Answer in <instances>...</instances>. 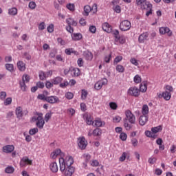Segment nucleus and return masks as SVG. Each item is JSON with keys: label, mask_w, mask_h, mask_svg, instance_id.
Returning a JSON list of instances; mask_svg holds the SVG:
<instances>
[{"label": "nucleus", "mask_w": 176, "mask_h": 176, "mask_svg": "<svg viewBox=\"0 0 176 176\" xmlns=\"http://www.w3.org/2000/svg\"><path fill=\"white\" fill-rule=\"evenodd\" d=\"M60 170L63 173V171L67 168V167H72L74 164V157L71 155H67L64 157L59 158Z\"/></svg>", "instance_id": "nucleus-1"}, {"label": "nucleus", "mask_w": 176, "mask_h": 176, "mask_svg": "<svg viewBox=\"0 0 176 176\" xmlns=\"http://www.w3.org/2000/svg\"><path fill=\"white\" fill-rule=\"evenodd\" d=\"M37 116L32 117L33 122H36V126L40 130H42L45 126V120L43 119V113H36Z\"/></svg>", "instance_id": "nucleus-2"}, {"label": "nucleus", "mask_w": 176, "mask_h": 176, "mask_svg": "<svg viewBox=\"0 0 176 176\" xmlns=\"http://www.w3.org/2000/svg\"><path fill=\"white\" fill-rule=\"evenodd\" d=\"M131 28V22L129 20H124L120 23V30L121 31H129Z\"/></svg>", "instance_id": "nucleus-3"}, {"label": "nucleus", "mask_w": 176, "mask_h": 176, "mask_svg": "<svg viewBox=\"0 0 176 176\" xmlns=\"http://www.w3.org/2000/svg\"><path fill=\"white\" fill-rule=\"evenodd\" d=\"M126 119L131 124H135V116L133 114L131 111L126 110L125 111Z\"/></svg>", "instance_id": "nucleus-4"}, {"label": "nucleus", "mask_w": 176, "mask_h": 176, "mask_svg": "<svg viewBox=\"0 0 176 176\" xmlns=\"http://www.w3.org/2000/svg\"><path fill=\"white\" fill-rule=\"evenodd\" d=\"M129 96H133V97H138L140 96V91L137 87H131L127 91Z\"/></svg>", "instance_id": "nucleus-5"}, {"label": "nucleus", "mask_w": 176, "mask_h": 176, "mask_svg": "<svg viewBox=\"0 0 176 176\" xmlns=\"http://www.w3.org/2000/svg\"><path fill=\"white\" fill-rule=\"evenodd\" d=\"M106 85H108V80L107 78H102L95 84L94 87L96 90H101L102 86H106Z\"/></svg>", "instance_id": "nucleus-6"}, {"label": "nucleus", "mask_w": 176, "mask_h": 176, "mask_svg": "<svg viewBox=\"0 0 176 176\" xmlns=\"http://www.w3.org/2000/svg\"><path fill=\"white\" fill-rule=\"evenodd\" d=\"M159 31L161 35L166 34L168 36H173V31H171L169 28L162 27V28H160Z\"/></svg>", "instance_id": "nucleus-7"}, {"label": "nucleus", "mask_w": 176, "mask_h": 176, "mask_svg": "<svg viewBox=\"0 0 176 176\" xmlns=\"http://www.w3.org/2000/svg\"><path fill=\"white\" fill-rule=\"evenodd\" d=\"M158 98H164L166 101H170L171 99V93L168 91H164L162 94H157Z\"/></svg>", "instance_id": "nucleus-8"}, {"label": "nucleus", "mask_w": 176, "mask_h": 176, "mask_svg": "<svg viewBox=\"0 0 176 176\" xmlns=\"http://www.w3.org/2000/svg\"><path fill=\"white\" fill-rule=\"evenodd\" d=\"M78 146L80 149H86V147L87 146V141H86V139L84 137L78 139Z\"/></svg>", "instance_id": "nucleus-9"}, {"label": "nucleus", "mask_w": 176, "mask_h": 176, "mask_svg": "<svg viewBox=\"0 0 176 176\" xmlns=\"http://www.w3.org/2000/svg\"><path fill=\"white\" fill-rule=\"evenodd\" d=\"M45 101L50 104H56L60 102V99L56 96H52L45 97Z\"/></svg>", "instance_id": "nucleus-10"}, {"label": "nucleus", "mask_w": 176, "mask_h": 176, "mask_svg": "<svg viewBox=\"0 0 176 176\" xmlns=\"http://www.w3.org/2000/svg\"><path fill=\"white\" fill-rule=\"evenodd\" d=\"M57 156H60V157L64 156V153L61 152V150L59 148L54 151L50 155L51 159H57Z\"/></svg>", "instance_id": "nucleus-11"}, {"label": "nucleus", "mask_w": 176, "mask_h": 176, "mask_svg": "<svg viewBox=\"0 0 176 176\" xmlns=\"http://www.w3.org/2000/svg\"><path fill=\"white\" fill-rule=\"evenodd\" d=\"M92 126L94 127H102V126H105V122L102 121L100 118H96Z\"/></svg>", "instance_id": "nucleus-12"}, {"label": "nucleus", "mask_w": 176, "mask_h": 176, "mask_svg": "<svg viewBox=\"0 0 176 176\" xmlns=\"http://www.w3.org/2000/svg\"><path fill=\"white\" fill-rule=\"evenodd\" d=\"M64 174L65 176H72V174L75 173V168L73 166H66Z\"/></svg>", "instance_id": "nucleus-13"}, {"label": "nucleus", "mask_w": 176, "mask_h": 176, "mask_svg": "<svg viewBox=\"0 0 176 176\" xmlns=\"http://www.w3.org/2000/svg\"><path fill=\"white\" fill-rule=\"evenodd\" d=\"M27 164H32V160H29L28 157H24L21 160L20 166L21 167H25Z\"/></svg>", "instance_id": "nucleus-14"}, {"label": "nucleus", "mask_w": 176, "mask_h": 176, "mask_svg": "<svg viewBox=\"0 0 176 176\" xmlns=\"http://www.w3.org/2000/svg\"><path fill=\"white\" fill-rule=\"evenodd\" d=\"M136 2L138 6H140L142 10L151 4L149 2H146V0H136Z\"/></svg>", "instance_id": "nucleus-15"}, {"label": "nucleus", "mask_w": 176, "mask_h": 176, "mask_svg": "<svg viewBox=\"0 0 176 176\" xmlns=\"http://www.w3.org/2000/svg\"><path fill=\"white\" fill-rule=\"evenodd\" d=\"M14 151V146L13 145H6L3 146V152L4 153H12Z\"/></svg>", "instance_id": "nucleus-16"}, {"label": "nucleus", "mask_w": 176, "mask_h": 176, "mask_svg": "<svg viewBox=\"0 0 176 176\" xmlns=\"http://www.w3.org/2000/svg\"><path fill=\"white\" fill-rule=\"evenodd\" d=\"M15 113L17 119H21L24 116V112H23V108L21 107H18L16 108Z\"/></svg>", "instance_id": "nucleus-17"}, {"label": "nucleus", "mask_w": 176, "mask_h": 176, "mask_svg": "<svg viewBox=\"0 0 176 176\" xmlns=\"http://www.w3.org/2000/svg\"><path fill=\"white\" fill-rule=\"evenodd\" d=\"M148 36H149V34H148V32H144L140 34L138 38L140 43H144L145 41H148Z\"/></svg>", "instance_id": "nucleus-18"}, {"label": "nucleus", "mask_w": 176, "mask_h": 176, "mask_svg": "<svg viewBox=\"0 0 176 176\" xmlns=\"http://www.w3.org/2000/svg\"><path fill=\"white\" fill-rule=\"evenodd\" d=\"M102 28L105 32H108L109 34L112 32V26L109 25V23L107 22L102 25Z\"/></svg>", "instance_id": "nucleus-19"}, {"label": "nucleus", "mask_w": 176, "mask_h": 176, "mask_svg": "<svg viewBox=\"0 0 176 176\" xmlns=\"http://www.w3.org/2000/svg\"><path fill=\"white\" fill-rule=\"evenodd\" d=\"M87 124H88L89 126H93V118H91V116L90 115L88 114H85L83 116Z\"/></svg>", "instance_id": "nucleus-20"}, {"label": "nucleus", "mask_w": 176, "mask_h": 176, "mask_svg": "<svg viewBox=\"0 0 176 176\" xmlns=\"http://www.w3.org/2000/svg\"><path fill=\"white\" fill-rule=\"evenodd\" d=\"M83 56L87 61H91V60H93V53L89 51L84 52Z\"/></svg>", "instance_id": "nucleus-21"}, {"label": "nucleus", "mask_w": 176, "mask_h": 176, "mask_svg": "<svg viewBox=\"0 0 176 176\" xmlns=\"http://www.w3.org/2000/svg\"><path fill=\"white\" fill-rule=\"evenodd\" d=\"M64 79L63 78V77L61 76H56L54 78H52L51 80V82H52V83L54 85H59L61 83V82H63Z\"/></svg>", "instance_id": "nucleus-22"}, {"label": "nucleus", "mask_w": 176, "mask_h": 176, "mask_svg": "<svg viewBox=\"0 0 176 176\" xmlns=\"http://www.w3.org/2000/svg\"><path fill=\"white\" fill-rule=\"evenodd\" d=\"M148 122V116H141L139 118V123L140 126H145Z\"/></svg>", "instance_id": "nucleus-23"}, {"label": "nucleus", "mask_w": 176, "mask_h": 176, "mask_svg": "<svg viewBox=\"0 0 176 176\" xmlns=\"http://www.w3.org/2000/svg\"><path fill=\"white\" fill-rule=\"evenodd\" d=\"M72 39H73L75 41H80L82 38H83V36L80 33H74L71 34Z\"/></svg>", "instance_id": "nucleus-24"}, {"label": "nucleus", "mask_w": 176, "mask_h": 176, "mask_svg": "<svg viewBox=\"0 0 176 176\" xmlns=\"http://www.w3.org/2000/svg\"><path fill=\"white\" fill-rule=\"evenodd\" d=\"M65 52L67 54V56H71V54H75V56H78L79 54V52L74 50V48H67L65 50Z\"/></svg>", "instance_id": "nucleus-25"}, {"label": "nucleus", "mask_w": 176, "mask_h": 176, "mask_svg": "<svg viewBox=\"0 0 176 176\" xmlns=\"http://www.w3.org/2000/svg\"><path fill=\"white\" fill-rule=\"evenodd\" d=\"M50 168L52 173H57L58 171V166H57L56 162H52L50 164Z\"/></svg>", "instance_id": "nucleus-26"}, {"label": "nucleus", "mask_w": 176, "mask_h": 176, "mask_svg": "<svg viewBox=\"0 0 176 176\" xmlns=\"http://www.w3.org/2000/svg\"><path fill=\"white\" fill-rule=\"evenodd\" d=\"M66 23L68 25H73V27H76V25H78V22H76V21L74 20L72 18L67 19Z\"/></svg>", "instance_id": "nucleus-27"}, {"label": "nucleus", "mask_w": 176, "mask_h": 176, "mask_svg": "<svg viewBox=\"0 0 176 176\" xmlns=\"http://www.w3.org/2000/svg\"><path fill=\"white\" fill-rule=\"evenodd\" d=\"M72 76H79L80 75V69L79 68H74L70 70Z\"/></svg>", "instance_id": "nucleus-28"}, {"label": "nucleus", "mask_w": 176, "mask_h": 176, "mask_svg": "<svg viewBox=\"0 0 176 176\" xmlns=\"http://www.w3.org/2000/svg\"><path fill=\"white\" fill-rule=\"evenodd\" d=\"M17 67L19 71L23 72L25 71V63H24L23 61L19 60L17 63Z\"/></svg>", "instance_id": "nucleus-29"}, {"label": "nucleus", "mask_w": 176, "mask_h": 176, "mask_svg": "<svg viewBox=\"0 0 176 176\" xmlns=\"http://www.w3.org/2000/svg\"><path fill=\"white\" fill-rule=\"evenodd\" d=\"M102 134V130L100 128H96L93 131L94 137H100Z\"/></svg>", "instance_id": "nucleus-30"}, {"label": "nucleus", "mask_w": 176, "mask_h": 176, "mask_svg": "<svg viewBox=\"0 0 176 176\" xmlns=\"http://www.w3.org/2000/svg\"><path fill=\"white\" fill-rule=\"evenodd\" d=\"M146 6L145 8L143 9V10H146V16H149L150 14H152V4H148V6Z\"/></svg>", "instance_id": "nucleus-31"}, {"label": "nucleus", "mask_w": 176, "mask_h": 176, "mask_svg": "<svg viewBox=\"0 0 176 176\" xmlns=\"http://www.w3.org/2000/svg\"><path fill=\"white\" fill-rule=\"evenodd\" d=\"M142 116H146L148 113H149V107H148L147 104L143 105L142 109Z\"/></svg>", "instance_id": "nucleus-32"}, {"label": "nucleus", "mask_w": 176, "mask_h": 176, "mask_svg": "<svg viewBox=\"0 0 176 176\" xmlns=\"http://www.w3.org/2000/svg\"><path fill=\"white\" fill-rule=\"evenodd\" d=\"M140 91L142 93H145L146 90H148V87L146 85V83L145 82H143L140 84Z\"/></svg>", "instance_id": "nucleus-33"}, {"label": "nucleus", "mask_w": 176, "mask_h": 176, "mask_svg": "<svg viewBox=\"0 0 176 176\" xmlns=\"http://www.w3.org/2000/svg\"><path fill=\"white\" fill-rule=\"evenodd\" d=\"M162 130H163V126L162 125H160L155 127H153L151 129V131L153 133V134H156V133H160V131H162Z\"/></svg>", "instance_id": "nucleus-34"}, {"label": "nucleus", "mask_w": 176, "mask_h": 176, "mask_svg": "<svg viewBox=\"0 0 176 176\" xmlns=\"http://www.w3.org/2000/svg\"><path fill=\"white\" fill-rule=\"evenodd\" d=\"M5 67L7 71H9L10 72H13L14 71V67L13 66V64L6 63L5 65Z\"/></svg>", "instance_id": "nucleus-35"}, {"label": "nucleus", "mask_w": 176, "mask_h": 176, "mask_svg": "<svg viewBox=\"0 0 176 176\" xmlns=\"http://www.w3.org/2000/svg\"><path fill=\"white\" fill-rule=\"evenodd\" d=\"M8 14L10 16H16L17 14V8H11L8 10Z\"/></svg>", "instance_id": "nucleus-36"}, {"label": "nucleus", "mask_w": 176, "mask_h": 176, "mask_svg": "<svg viewBox=\"0 0 176 176\" xmlns=\"http://www.w3.org/2000/svg\"><path fill=\"white\" fill-rule=\"evenodd\" d=\"M5 172L7 174H13V173H14V168L12 166H8L7 168H6Z\"/></svg>", "instance_id": "nucleus-37"}, {"label": "nucleus", "mask_w": 176, "mask_h": 176, "mask_svg": "<svg viewBox=\"0 0 176 176\" xmlns=\"http://www.w3.org/2000/svg\"><path fill=\"white\" fill-rule=\"evenodd\" d=\"M124 129L126 130V131H130V130L133 129V125L129 123L127 121H124Z\"/></svg>", "instance_id": "nucleus-38"}, {"label": "nucleus", "mask_w": 176, "mask_h": 176, "mask_svg": "<svg viewBox=\"0 0 176 176\" xmlns=\"http://www.w3.org/2000/svg\"><path fill=\"white\" fill-rule=\"evenodd\" d=\"M145 135H146V137H148L150 138H156V135H155L153 131H145Z\"/></svg>", "instance_id": "nucleus-39"}, {"label": "nucleus", "mask_w": 176, "mask_h": 176, "mask_svg": "<svg viewBox=\"0 0 176 176\" xmlns=\"http://www.w3.org/2000/svg\"><path fill=\"white\" fill-rule=\"evenodd\" d=\"M116 69L117 72H119L120 74H123V72H124V67L122 65H117Z\"/></svg>", "instance_id": "nucleus-40"}, {"label": "nucleus", "mask_w": 176, "mask_h": 176, "mask_svg": "<svg viewBox=\"0 0 176 176\" xmlns=\"http://www.w3.org/2000/svg\"><path fill=\"white\" fill-rule=\"evenodd\" d=\"M38 77L41 80H45L47 78L46 73H45L43 71H40L38 72Z\"/></svg>", "instance_id": "nucleus-41"}, {"label": "nucleus", "mask_w": 176, "mask_h": 176, "mask_svg": "<svg viewBox=\"0 0 176 176\" xmlns=\"http://www.w3.org/2000/svg\"><path fill=\"white\" fill-rule=\"evenodd\" d=\"M85 16H89V13L91 12V7L90 6H85L84 7Z\"/></svg>", "instance_id": "nucleus-42"}, {"label": "nucleus", "mask_w": 176, "mask_h": 176, "mask_svg": "<svg viewBox=\"0 0 176 176\" xmlns=\"http://www.w3.org/2000/svg\"><path fill=\"white\" fill-rule=\"evenodd\" d=\"M7 96H8V94L6 93V91H0V100L1 101L5 100V99L7 97Z\"/></svg>", "instance_id": "nucleus-43"}, {"label": "nucleus", "mask_w": 176, "mask_h": 176, "mask_svg": "<svg viewBox=\"0 0 176 176\" xmlns=\"http://www.w3.org/2000/svg\"><path fill=\"white\" fill-rule=\"evenodd\" d=\"M3 104L6 107H8V105H10L12 104V98L11 97H8L7 98H6L3 100Z\"/></svg>", "instance_id": "nucleus-44"}, {"label": "nucleus", "mask_w": 176, "mask_h": 176, "mask_svg": "<svg viewBox=\"0 0 176 176\" xmlns=\"http://www.w3.org/2000/svg\"><path fill=\"white\" fill-rule=\"evenodd\" d=\"M87 91L82 89L81 91V100H86V98H87Z\"/></svg>", "instance_id": "nucleus-45"}, {"label": "nucleus", "mask_w": 176, "mask_h": 176, "mask_svg": "<svg viewBox=\"0 0 176 176\" xmlns=\"http://www.w3.org/2000/svg\"><path fill=\"white\" fill-rule=\"evenodd\" d=\"M116 42H119L121 45H124V43H126V38L124 36H120L118 40H115Z\"/></svg>", "instance_id": "nucleus-46"}, {"label": "nucleus", "mask_w": 176, "mask_h": 176, "mask_svg": "<svg viewBox=\"0 0 176 176\" xmlns=\"http://www.w3.org/2000/svg\"><path fill=\"white\" fill-rule=\"evenodd\" d=\"M82 157L85 162H89L90 159H91V156L89 153H85L82 155Z\"/></svg>", "instance_id": "nucleus-47"}, {"label": "nucleus", "mask_w": 176, "mask_h": 176, "mask_svg": "<svg viewBox=\"0 0 176 176\" xmlns=\"http://www.w3.org/2000/svg\"><path fill=\"white\" fill-rule=\"evenodd\" d=\"M38 128H33V129H31L30 130H29V134L30 135H35V134H36V133H38Z\"/></svg>", "instance_id": "nucleus-48"}, {"label": "nucleus", "mask_w": 176, "mask_h": 176, "mask_svg": "<svg viewBox=\"0 0 176 176\" xmlns=\"http://www.w3.org/2000/svg\"><path fill=\"white\" fill-rule=\"evenodd\" d=\"M68 85H69V82H68L67 80H65L63 82L60 83L59 86L61 87V89H65Z\"/></svg>", "instance_id": "nucleus-49"}, {"label": "nucleus", "mask_w": 176, "mask_h": 176, "mask_svg": "<svg viewBox=\"0 0 176 176\" xmlns=\"http://www.w3.org/2000/svg\"><path fill=\"white\" fill-rule=\"evenodd\" d=\"M111 32H112V34L114 35V37H115V41L116 40H118V38L120 36V35H119V30H111Z\"/></svg>", "instance_id": "nucleus-50"}, {"label": "nucleus", "mask_w": 176, "mask_h": 176, "mask_svg": "<svg viewBox=\"0 0 176 176\" xmlns=\"http://www.w3.org/2000/svg\"><path fill=\"white\" fill-rule=\"evenodd\" d=\"M47 32H50V34H52L54 31V25L51 23L50 25L47 28Z\"/></svg>", "instance_id": "nucleus-51"}, {"label": "nucleus", "mask_w": 176, "mask_h": 176, "mask_svg": "<svg viewBox=\"0 0 176 176\" xmlns=\"http://www.w3.org/2000/svg\"><path fill=\"white\" fill-rule=\"evenodd\" d=\"M65 97L67 100H72V98H74V94H72V92H67L65 95Z\"/></svg>", "instance_id": "nucleus-52"}, {"label": "nucleus", "mask_w": 176, "mask_h": 176, "mask_svg": "<svg viewBox=\"0 0 176 176\" xmlns=\"http://www.w3.org/2000/svg\"><path fill=\"white\" fill-rule=\"evenodd\" d=\"M133 81L135 83H141V76L138 74L135 75L133 78Z\"/></svg>", "instance_id": "nucleus-53"}, {"label": "nucleus", "mask_w": 176, "mask_h": 176, "mask_svg": "<svg viewBox=\"0 0 176 176\" xmlns=\"http://www.w3.org/2000/svg\"><path fill=\"white\" fill-rule=\"evenodd\" d=\"M66 8L71 10V12H74L75 10V5L74 3H69L66 6Z\"/></svg>", "instance_id": "nucleus-54"}, {"label": "nucleus", "mask_w": 176, "mask_h": 176, "mask_svg": "<svg viewBox=\"0 0 176 176\" xmlns=\"http://www.w3.org/2000/svg\"><path fill=\"white\" fill-rule=\"evenodd\" d=\"M22 82H24L25 83H28V82H30V76L27 74L23 75L22 77Z\"/></svg>", "instance_id": "nucleus-55"}, {"label": "nucleus", "mask_w": 176, "mask_h": 176, "mask_svg": "<svg viewBox=\"0 0 176 176\" xmlns=\"http://www.w3.org/2000/svg\"><path fill=\"white\" fill-rule=\"evenodd\" d=\"M20 87L22 91H25L27 90V85H25V82L23 81L20 82Z\"/></svg>", "instance_id": "nucleus-56"}, {"label": "nucleus", "mask_w": 176, "mask_h": 176, "mask_svg": "<svg viewBox=\"0 0 176 176\" xmlns=\"http://www.w3.org/2000/svg\"><path fill=\"white\" fill-rule=\"evenodd\" d=\"M120 138L122 141H126L127 140V134L124 132H122L120 135Z\"/></svg>", "instance_id": "nucleus-57"}, {"label": "nucleus", "mask_w": 176, "mask_h": 176, "mask_svg": "<svg viewBox=\"0 0 176 176\" xmlns=\"http://www.w3.org/2000/svg\"><path fill=\"white\" fill-rule=\"evenodd\" d=\"M126 157H127V153H122V156H120L119 159L120 162H124L126 160Z\"/></svg>", "instance_id": "nucleus-58"}, {"label": "nucleus", "mask_w": 176, "mask_h": 176, "mask_svg": "<svg viewBox=\"0 0 176 176\" xmlns=\"http://www.w3.org/2000/svg\"><path fill=\"white\" fill-rule=\"evenodd\" d=\"M122 60H123V57L121 56H118L115 58L113 63L118 64V63H120V61H122Z\"/></svg>", "instance_id": "nucleus-59"}, {"label": "nucleus", "mask_w": 176, "mask_h": 176, "mask_svg": "<svg viewBox=\"0 0 176 176\" xmlns=\"http://www.w3.org/2000/svg\"><path fill=\"white\" fill-rule=\"evenodd\" d=\"M130 62L131 63V64H133V65H135V67H138L139 65L138 60H137V59H135V58H131Z\"/></svg>", "instance_id": "nucleus-60"}, {"label": "nucleus", "mask_w": 176, "mask_h": 176, "mask_svg": "<svg viewBox=\"0 0 176 176\" xmlns=\"http://www.w3.org/2000/svg\"><path fill=\"white\" fill-rule=\"evenodd\" d=\"M174 89L170 85H166L165 87V91H168V93H173Z\"/></svg>", "instance_id": "nucleus-61"}, {"label": "nucleus", "mask_w": 176, "mask_h": 176, "mask_svg": "<svg viewBox=\"0 0 176 176\" xmlns=\"http://www.w3.org/2000/svg\"><path fill=\"white\" fill-rule=\"evenodd\" d=\"M66 30L70 34H74V28H72L71 25L66 26Z\"/></svg>", "instance_id": "nucleus-62"}, {"label": "nucleus", "mask_w": 176, "mask_h": 176, "mask_svg": "<svg viewBox=\"0 0 176 176\" xmlns=\"http://www.w3.org/2000/svg\"><path fill=\"white\" fill-rule=\"evenodd\" d=\"M45 27H46V24L45 23V22H41L38 25V30H40L41 31H43V30H45Z\"/></svg>", "instance_id": "nucleus-63"}, {"label": "nucleus", "mask_w": 176, "mask_h": 176, "mask_svg": "<svg viewBox=\"0 0 176 176\" xmlns=\"http://www.w3.org/2000/svg\"><path fill=\"white\" fill-rule=\"evenodd\" d=\"M52 118V113H47L45 115V120L46 122H49V120H50V118Z\"/></svg>", "instance_id": "nucleus-64"}]
</instances>
